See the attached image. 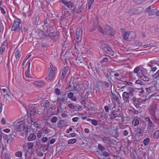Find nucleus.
Wrapping results in <instances>:
<instances>
[{"label": "nucleus", "instance_id": "1", "mask_svg": "<svg viewBox=\"0 0 159 159\" xmlns=\"http://www.w3.org/2000/svg\"><path fill=\"white\" fill-rule=\"evenodd\" d=\"M39 108L36 107L35 105H32L29 107V111L30 115L32 116L35 117L38 115H40L42 113V112L39 111Z\"/></svg>", "mask_w": 159, "mask_h": 159}, {"label": "nucleus", "instance_id": "2", "mask_svg": "<svg viewBox=\"0 0 159 159\" xmlns=\"http://www.w3.org/2000/svg\"><path fill=\"white\" fill-rule=\"evenodd\" d=\"M98 18L97 16H96L94 18H93V21L89 28V32H92L95 30L98 26Z\"/></svg>", "mask_w": 159, "mask_h": 159}, {"label": "nucleus", "instance_id": "3", "mask_svg": "<svg viewBox=\"0 0 159 159\" xmlns=\"http://www.w3.org/2000/svg\"><path fill=\"white\" fill-rule=\"evenodd\" d=\"M147 126V125L145 121L140 123L139 127H137L136 129L138 133L140 135H142L145 133Z\"/></svg>", "mask_w": 159, "mask_h": 159}, {"label": "nucleus", "instance_id": "4", "mask_svg": "<svg viewBox=\"0 0 159 159\" xmlns=\"http://www.w3.org/2000/svg\"><path fill=\"white\" fill-rule=\"evenodd\" d=\"M21 20L18 18L14 20L13 26L11 27V30L15 31H19L20 29V25L21 23Z\"/></svg>", "mask_w": 159, "mask_h": 159}, {"label": "nucleus", "instance_id": "5", "mask_svg": "<svg viewBox=\"0 0 159 159\" xmlns=\"http://www.w3.org/2000/svg\"><path fill=\"white\" fill-rule=\"evenodd\" d=\"M73 90L78 93H83L84 89V84L83 83H79L75 84Z\"/></svg>", "mask_w": 159, "mask_h": 159}, {"label": "nucleus", "instance_id": "6", "mask_svg": "<svg viewBox=\"0 0 159 159\" xmlns=\"http://www.w3.org/2000/svg\"><path fill=\"white\" fill-rule=\"evenodd\" d=\"M55 68L53 67L52 65H50V68L48 69L49 73L47 78V81L52 80L53 79V78L55 75Z\"/></svg>", "mask_w": 159, "mask_h": 159}, {"label": "nucleus", "instance_id": "7", "mask_svg": "<svg viewBox=\"0 0 159 159\" xmlns=\"http://www.w3.org/2000/svg\"><path fill=\"white\" fill-rule=\"evenodd\" d=\"M46 37L55 41L57 40L60 36L59 32L57 31L51 32L48 34H46Z\"/></svg>", "mask_w": 159, "mask_h": 159}, {"label": "nucleus", "instance_id": "8", "mask_svg": "<svg viewBox=\"0 0 159 159\" xmlns=\"http://www.w3.org/2000/svg\"><path fill=\"white\" fill-rule=\"evenodd\" d=\"M132 94L129 93L128 92H124L122 94V97L123 99L125 102L129 103L131 97H133Z\"/></svg>", "mask_w": 159, "mask_h": 159}, {"label": "nucleus", "instance_id": "9", "mask_svg": "<svg viewBox=\"0 0 159 159\" xmlns=\"http://www.w3.org/2000/svg\"><path fill=\"white\" fill-rule=\"evenodd\" d=\"M154 126L153 122L148 124L147 130L145 131V133L148 134H151L154 131Z\"/></svg>", "mask_w": 159, "mask_h": 159}, {"label": "nucleus", "instance_id": "10", "mask_svg": "<svg viewBox=\"0 0 159 159\" xmlns=\"http://www.w3.org/2000/svg\"><path fill=\"white\" fill-rule=\"evenodd\" d=\"M132 101L134 105L137 108H139L141 107V103L142 101L141 98H138L135 97H134L132 99Z\"/></svg>", "mask_w": 159, "mask_h": 159}, {"label": "nucleus", "instance_id": "11", "mask_svg": "<svg viewBox=\"0 0 159 159\" xmlns=\"http://www.w3.org/2000/svg\"><path fill=\"white\" fill-rule=\"evenodd\" d=\"M131 35H134V37L132 38L134 39L135 38L136 36V33L134 32H125L124 34V39L126 41H128L130 38H132L131 36Z\"/></svg>", "mask_w": 159, "mask_h": 159}, {"label": "nucleus", "instance_id": "12", "mask_svg": "<svg viewBox=\"0 0 159 159\" xmlns=\"http://www.w3.org/2000/svg\"><path fill=\"white\" fill-rule=\"evenodd\" d=\"M25 126L26 125L25 123L21 122L18 123L16 125H15V128L18 131H21L25 129Z\"/></svg>", "mask_w": 159, "mask_h": 159}, {"label": "nucleus", "instance_id": "13", "mask_svg": "<svg viewBox=\"0 0 159 159\" xmlns=\"http://www.w3.org/2000/svg\"><path fill=\"white\" fill-rule=\"evenodd\" d=\"M110 119L113 120L116 117H121V114L118 113L116 110H113L109 114Z\"/></svg>", "mask_w": 159, "mask_h": 159}, {"label": "nucleus", "instance_id": "14", "mask_svg": "<svg viewBox=\"0 0 159 159\" xmlns=\"http://www.w3.org/2000/svg\"><path fill=\"white\" fill-rule=\"evenodd\" d=\"M103 50L106 53L109 54L111 56H113L114 55V52L113 51V50L107 45L106 47L104 48L103 49Z\"/></svg>", "mask_w": 159, "mask_h": 159}, {"label": "nucleus", "instance_id": "15", "mask_svg": "<svg viewBox=\"0 0 159 159\" xmlns=\"http://www.w3.org/2000/svg\"><path fill=\"white\" fill-rule=\"evenodd\" d=\"M62 3L65 5L66 7L69 8H73L75 7L74 6V4L71 1H67L66 0H61Z\"/></svg>", "mask_w": 159, "mask_h": 159}, {"label": "nucleus", "instance_id": "16", "mask_svg": "<svg viewBox=\"0 0 159 159\" xmlns=\"http://www.w3.org/2000/svg\"><path fill=\"white\" fill-rule=\"evenodd\" d=\"M61 98H60L59 97H58L57 101H59L62 102L63 104H66L67 100L66 94L64 93L62 94L61 95Z\"/></svg>", "mask_w": 159, "mask_h": 159}, {"label": "nucleus", "instance_id": "17", "mask_svg": "<svg viewBox=\"0 0 159 159\" xmlns=\"http://www.w3.org/2000/svg\"><path fill=\"white\" fill-rule=\"evenodd\" d=\"M147 94L149 95L156 90V88L154 86H152L145 89Z\"/></svg>", "mask_w": 159, "mask_h": 159}, {"label": "nucleus", "instance_id": "18", "mask_svg": "<svg viewBox=\"0 0 159 159\" xmlns=\"http://www.w3.org/2000/svg\"><path fill=\"white\" fill-rule=\"evenodd\" d=\"M82 30H80L76 31V41L79 43L80 42L82 38Z\"/></svg>", "mask_w": 159, "mask_h": 159}, {"label": "nucleus", "instance_id": "19", "mask_svg": "<svg viewBox=\"0 0 159 159\" xmlns=\"http://www.w3.org/2000/svg\"><path fill=\"white\" fill-rule=\"evenodd\" d=\"M68 67L65 66L63 69L62 72V75L60 78L61 80H63L65 78V76L68 72Z\"/></svg>", "mask_w": 159, "mask_h": 159}, {"label": "nucleus", "instance_id": "20", "mask_svg": "<svg viewBox=\"0 0 159 159\" xmlns=\"http://www.w3.org/2000/svg\"><path fill=\"white\" fill-rule=\"evenodd\" d=\"M16 133L15 132H13L12 133L9 134V138H8L7 140V142L8 144L10 143L13 141V139L15 137Z\"/></svg>", "mask_w": 159, "mask_h": 159}, {"label": "nucleus", "instance_id": "21", "mask_svg": "<svg viewBox=\"0 0 159 159\" xmlns=\"http://www.w3.org/2000/svg\"><path fill=\"white\" fill-rule=\"evenodd\" d=\"M7 41L5 40L2 43L1 47L0 53L1 54H2L3 51L5 50L8 44Z\"/></svg>", "mask_w": 159, "mask_h": 159}, {"label": "nucleus", "instance_id": "22", "mask_svg": "<svg viewBox=\"0 0 159 159\" xmlns=\"http://www.w3.org/2000/svg\"><path fill=\"white\" fill-rule=\"evenodd\" d=\"M44 24H48L49 25H54V21L50 18L47 17L44 21Z\"/></svg>", "mask_w": 159, "mask_h": 159}, {"label": "nucleus", "instance_id": "23", "mask_svg": "<svg viewBox=\"0 0 159 159\" xmlns=\"http://www.w3.org/2000/svg\"><path fill=\"white\" fill-rule=\"evenodd\" d=\"M78 81H75L74 80L72 81V82L71 81H70L69 82V84L68 86V88L70 90V91H74L73 89H74V87L75 85V84H77L78 83Z\"/></svg>", "mask_w": 159, "mask_h": 159}, {"label": "nucleus", "instance_id": "24", "mask_svg": "<svg viewBox=\"0 0 159 159\" xmlns=\"http://www.w3.org/2000/svg\"><path fill=\"white\" fill-rule=\"evenodd\" d=\"M34 119L31 118H29L26 120V125L27 128L30 127V128H31V126L32 125V123L33 122Z\"/></svg>", "mask_w": 159, "mask_h": 159}, {"label": "nucleus", "instance_id": "25", "mask_svg": "<svg viewBox=\"0 0 159 159\" xmlns=\"http://www.w3.org/2000/svg\"><path fill=\"white\" fill-rule=\"evenodd\" d=\"M101 138L103 142L106 143L107 145H109L110 143L111 140L109 139L108 137L102 136Z\"/></svg>", "mask_w": 159, "mask_h": 159}, {"label": "nucleus", "instance_id": "26", "mask_svg": "<svg viewBox=\"0 0 159 159\" xmlns=\"http://www.w3.org/2000/svg\"><path fill=\"white\" fill-rule=\"evenodd\" d=\"M67 123L66 120H61L57 123V126L60 128L62 126H64Z\"/></svg>", "mask_w": 159, "mask_h": 159}, {"label": "nucleus", "instance_id": "27", "mask_svg": "<svg viewBox=\"0 0 159 159\" xmlns=\"http://www.w3.org/2000/svg\"><path fill=\"white\" fill-rule=\"evenodd\" d=\"M107 28H108V34L111 36H113L114 35V30L109 25H107Z\"/></svg>", "mask_w": 159, "mask_h": 159}, {"label": "nucleus", "instance_id": "28", "mask_svg": "<svg viewBox=\"0 0 159 159\" xmlns=\"http://www.w3.org/2000/svg\"><path fill=\"white\" fill-rule=\"evenodd\" d=\"M28 140L29 141H32L35 140L36 136L34 133H31L28 137Z\"/></svg>", "mask_w": 159, "mask_h": 159}, {"label": "nucleus", "instance_id": "29", "mask_svg": "<svg viewBox=\"0 0 159 159\" xmlns=\"http://www.w3.org/2000/svg\"><path fill=\"white\" fill-rule=\"evenodd\" d=\"M140 123V120L134 118L132 121V124L135 126H138Z\"/></svg>", "mask_w": 159, "mask_h": 159}, {"label": "nucleus", "instance_id": "30", "mask_svg": "<svg viewBox=\"0 0 159 159\" xmlns=\"http://www.w3.org/2000/svg\"><path fill=\"white\" fill-rule=\"evenodd\" d=\"M153 138L154 139L159 138V130L155 131L153 134Z\"/></svg>", "mask_w": 159, "mask_h": 159}, {"label": "nucleus", "instance_id": "31", "mask_svg": "<svg viewBox=\"0 0 159 159\" xmlns=\"http://www.w3.org/2000/svg\"><path fill=\"white\" fill-rule=\"evenodd\" d=\"M52 26H51L48 27L47 28H46V29H45L44 30L46 32V34H48L53 31V30Z\"/></svg>", "mask_w": 159, "mask_h": 159}, {"label": "nucleus", "instance_id": "32", "mask_svg": "<svg viewBox=\"0 0 159 159\" xmlns=\"http://www.w3.org/2000/svg\"><path fill=\"white\" fill-rule=\"evenodd\" d=\"M34 84L37 87H40L43 86L44 84V82L42 81H35Z\"/></svg>", "mask_w": 159, "mask_h": 159}, {"label": "nucleus", "instance_id": "33", "mask_svg": "<svg viewBox=\"0 0 159 159\" xmlns=\"http://www.w3.org/2000/svg\"><path fill=\"white\" fill-rule=\"evenodd\" d=\"M135 10V12L136 14H139L142 12L143 10V8L142 7H139L136 8Z\"/></svg>", "mask_w": 159, "mask_h": 159}, {"label": "nucleus", "instance_id": "34", "mask_svg": "<svg viewBox=\"0 0 159 159\" xmlns=\"http://www.w3.org/2000/svg\"><path fill=\"white\" fill-rule=\"evenodd\" d=\"M11 156L8 154L5 153L2 156V159H11Z\"/></svg>", "mask_w": 159, "mask_h": 159}, {"label": "nucleus", "instance_id": "35", "mask_svg": "<svg viewBox=\"0 0 159 159\" xmlns=\"http://www.w3.org/2000/svg\"><path fill=\"white\" fill-rule=\"evenodd\" d=\"M20 56L21 55L20 54V51L19 50H17L16 51L15 54V56L16 58V59L18 61Z\"/></svg>", "mask_w": 159, "mask_h": 159}, {"label": "nucleus", "instance_id": "36", "mask_svg": "<svg viewBox=\"0 0 159 159\" xmlns=\"http://www.w3.org/2000/svg\"><path fill=\"white\" fill-rule=\"evenodd\" d=\"M57 103H58V107L57 108V111H63L64 110L63 108L62 107V104H63V103L59 101H57Z\"/></svg>", "mask_w": 159, "mask_h": 159}, {"label": "nucleus", "instance_id": "37", "mask_svg": "<svg viewBox=\"0 0 159 159\" xmlns=\"http://www.w3.org/2000/svg\"><path fill=\"white\" fill-rule=\"evenodd\" d=\"M75 7H73V8H70L68 10L69 15L71 16L73 15L75 12Z\"/></svg>", "mask_w": 159, "mask_h": 159}, {"label": "nucleus", "instance_id": "38", "mask_svg": "<svg viewBox=\"0 0 159 159\" xmlns=\"http://www.w3.org/2000/svg\"><path fill=\"white\" fill-rule=\"evenodd\" d=\"M102 154H100V157H102L103 156L108 157L110 156L109 153L107 151H105L103 152H101Z\"/></svg>", "mask_w": 159, "mask_h": 159}, {"label": "nucleus", "instance_id": "39", "mask_svg": "<svg viewBox=\"0 0 159 159\" xmlns=\"http://www.w3.org/2000/svg\"><path fill=\"white\" fill-rule=\"evenodd\" d=\"M111 93L112 95V98L113 99V101L115 102H116L119 99L118 96H116L115 94L113 93L112 91H111Z\"/></svg>", "mask_w": 159, "mask_h": 159}, {"label": "nucleus", "instance_id": "40", "mask_svg": "<svg viewBox=\"0 0 159 159\" xmlns=\"http://www.w3.org/2000/svg\"><path fill=\"white\" fill-rule=\"evenodd\" d=\"M152 120L154 124H156L159 126V121L158 119L156 117L153 116L152 118Z\"/></svg>", "mask_w": 159, "mask_h": 159}, {"label": "nucleus", "instance_id": "41", "mask_svg": "<svg viewBox=\"0 0 159 159\" xmlns=\"http://www.w3.org/2000/svg\"><path fill=\"white\" fill-rule=\"evenodd\" d=\"M49 106V102L48 100H45L44 101L43 105H41V106L44 107H48Z\"/></svg>", "mask_w": 159, "mask_h": 159}, {"label": "nucleus", "instance_id": "42", "mask_svg": "<svg viewBox=\"0 0 159 159\" xmlns=\"http://www.w3.org/2000/svg\"><path fill=\"white\" fill-rule=\"evenodd\" d=\"M156 61H151L148 64V66L149 67H153L155 66H156Z\"/></svg>", "mask_w": 159, "mask_h": 159}, {"label": "nucleus", "instance_id": "43", "mask_svg": "<svg viewBox=\"0 0 159 159\" xmlns=\"http://www.w3.org/2000/svg\"><path fill=\"white\" fill-rule=\"evenodd\" d=\"M150 139L149 138H146L143 141V143L145 146H146L149 144Z\"/></svg>", "mask_w": 159, "mask_h": 159}, {"label": "nucleus", "instance_id": "44", "mask_svg": "<svg viewBox=\"0 0 159 159\" xmlns=\"http://www.w3.org/2000/svg\"><path fill=\"white\" fill-rule=\"evenodd\" d=\"M142 75H146L147 74V70L145 68L141 67L140 69Z\"/></svg>", "mask_w": 159, "mask_h": 159}, {"label": "nucleus", "instance_id": "45", "mask_svg": "<svg viewBox=\"0 0 159 159\" xmlns=\"http://www.w3.org/2000/svg\"><path fill=\"white\" fill-rule=\"evenodd\" d=\"M77 141V140L75 139H71L68 141V144H73L76 143Z\"/></svg>", "mask_w": 159, "mask_h": 159}, {"label": "nucleus", "instance_id": "46", "mask_svg": "<svg viewBox=\"0 0 159 159\" xmlns=\"http://www.w3.org/2000/svg\"><path fill=\"white\" fill-rule=\"evenodd\" d=\"M129 111L132 113L136 115L138 114L139 113L138 111L136 110L134 108H132L131 109H130Z\"/></svg>", "mask_w": 159, "mask_h": 159}, {"label": "nucleus", "instance_id": "47", "mask_svg": "<svg viewBox=\"0 0 159 159\" xmlns=\"http://www.w3.org/2000/svg\"><path fill=\"white\" fill-rule=\"evenodd\" d=\"M98 30L102 33V34L103 35H105L106 33L104 32H103V28L100 26L98 25Z\"/></svg>", "mask_w": 159, "mask_h": 159}, {"label": "nucleus", "instance_id": "48", "mask_svg": "<svg viewBox=\"0 0 159 159\" xmlns=\"http://www.w3.org/2000/svg\"><path fill=\"white\" fill-rule=\"evenodd\" d=\"M135 84H138L140 85H143V83L142 80L138 79L135 81Z\"/></svg>", "mask_w": 159, "mask_h": 159}, {"label": "nucleus", "instance_id": "49", "mask_svg": "<svg viewBox=\"0 0 159 159\" xmlns=\"http://www.w3.org/2000/svg\"><path fill=\"white\" fill-rule=\"evenodd\" d=\"M101 46L102 49L105 47H106L107 45L106 43L104 41L102 40L100 42Z\"/></svg>", "mask_w": 159, "mask_h": 159}, {"label": "nucleus", "instance_id": "50", "mask_svg": "<svg viewBox=\"0 0 159 159\" xmlns=\"http://www.w3.org/2000/svg\"><path fill=\"white\" fill-rule=\"evenodd\" d=\"M135 10L134 9H132L129 11V13H130L129 15L130 16H131L133 15L137 14H136V12L135 11Z\"/></svg>", "mask_w": 159, "mask_h": 159}, {"label": "nucleus", "instance_id": "51", "mask_svg": "<svg viewBox=\"0 0 159 159\" xmlns=\"http://www.w3.org/2000/svg\"><path fill=\"white\" fill-rule=\"evenodd\" d=\"M157 10V8H156L155 9H153L150 11L149 12V15H152L154 14L156 11Z\"/></svg>", "mask_w": 159, "mask_h": 159}, {"label": "nucleus", "instance_id": "52", "mask_svg": "<svg viewBox=\"0 0 159 159\" xmlns=\"http://www.w3.org/2000/svg\"><path fill=\"white\" fill-rule=\"evenodd\" d=\"M55 93L57 95H59L61 94V91L59 89L56 88L55 89Z\"/></svg>", "mask_w": 159, "mask_h": 159}, {"label": "nucleus", "instance_id": "53", "mask_svg": "<svg viewBox=\"0 0 159 159\" xmlns=\"http://www.w3.org/2000/svg\"><path fill=\"white\" fill-rule=\"evenodd\" d=\"M4 30V25L2 23H0V32L2 33Z\"/></svg>", "mask_w": 159, "mask_h": 159}, {"label": "nucleus", "instance_id": "54", "mask_svg": "<svg viewBox=\"0 0 159 159\" xmlns=\"http://www.w3.org/2000/svg\"><path fill=\"white\" fill-rule=\"evenodd\" d=\"M2 90L4 94L3 95L4 97L6 95L8 96V97H9L10 96V94H9V93L7 92L6 89H3Z\"/></svg>", "mask_w": 159, "mask_h": 159}, {"label": "nucleus", "instance_id": "55", "mask_svg": "<svg viewBox=\"0 0 159 159\" xmlns=\"http://www.w3.org/2000/svg\"><path fill=\"white\" fill-rule=\"evenodd\" d=\"M98 149L102 151V152H103L105 150V148L102 146L101 144H99L98 145Z\"/></svg>", "mask_w": 159, "mask_h": 159}, {"label": "nucleus", "instance_id": "56", "mask_svg": "<svg viewBox=\"0 0 159 159\" xmlns=\"http://www.w3.org/2000/svg\"><path fill=\"white\" fill-rule=\"evenodd\" d=\"M152 77L155 79L159 77V70L152 75Z\"/></svg>", "mask_w": 159, "mask_h": 159}, {"label": "nucleus", "instance_id": "57", "mask_svg": "<svg viewBox=\"0 0 159 159\" xmlns=\"http://www.w3.org/2000/svg\"><path fill=\"white\" fill-rule=\"evenodd\" d=\"M28 148L29 149L32 148L34 146V144L33 143H28L27 144Z\"/></svg>", "mask_w": 159, "mask_h": 159}, {"label": "nucleus", "instance_id": "58", "mask_svg": "<svg viewBox=\"0 0 159 159\" xmlns=\"http://www.w3.org/2000/svg\"><path fill=\"white\" fill-rule=\"evenodd\" d=\"M121 75L120 70H116V72L114 74V76L116 77H118Z\"/></svg>", "mask_w": 159, "mask_h": 159}, {"label": "nucleus", "instance_id": "59", "mask_svg": "<svg viewBox=\"0 0 159 159\" xmlns=\"http://www.w3.org/2000/svg\"><path fill=\"white\" fill-rule=\"evenodd\" d=\"M57 118L56 116H53L51 119V122L52 123H55L57 122Z\"/></svg>", "mask_w": 159, "mask_h": 159}, {"label": "nucleus", "instance_id": "60", "mask_svg": "<svg viewBox=\"0 0 159 159\" xmlns=\"http://www.w3.org/2000/svg\"><path fill=\"white\" fill-rule=\"evenodd\" d=\"M91 122L93 125L95 126H97L98 125V121L94 119H92Z\"/></svg>", "mask_w": 159, "mask_h": 159}, {"label": "nucleus", "instance_id": "61", "mask_svg": "<svg viewBox=\"0 0 159 159\" xmlns=\"http://www.w3.org/2000/svg\"><path fill=\"white\" fill-rule=\"evenodd\" d=\"M123 84L125 85H129L132 86L133 84V83L131 82H127L126 81H123Z\"/></svg>", "mask_w": 159, "mask_h": 159}, {"label": "nucleus", "instance_id": "62", "mask_svg": "<svg viewBox=\"0 0 159 159\" xmlns=\"http://www.w3.org/2000/svg\"><path fill=\"white\" fill-rule=\"evenodd\" d=\"M141 67L138 66L135 67L134 70V72L136 73H137L139 70H140V68Z\"/></svg>", "mask_w": 159, "mask_h": 159}, {"label": "nucleus", "instance_id": "63", "mask_svg": "<svg viewBox=\"0 0 159 159\" xmlns=\"http://www.w3.org/2000/svg\"><path fill=\"white\" fill-rule=\"evenodd\" d=\"M74 94L72 92H70L68 94L67 97L71 99L73 98Z\"/></svg>", "mask_w": 159, "mask_h": 159}, {"label": "nucleus", "instance_id": "64", "mask_svg": "<svg viewBox=\"0 0 159 159\" xmlns=\"http://www.w3.org/2000/svg\"><path fill=\"white\" fill-rule=\"evenodd\" d=\"M16 156L18 157H21L22 156V152L21 151H18L16 152Z\"/></svg>", "mask_w": 159, "mask_h": 159}]
</instances>
